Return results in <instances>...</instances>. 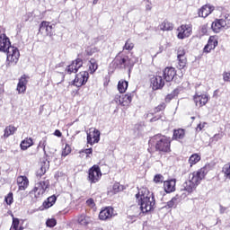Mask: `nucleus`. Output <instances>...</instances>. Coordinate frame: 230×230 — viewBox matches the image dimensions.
I'll return each instance as SVG.
<instances>
[{
    "label": "nucleus",
    "mask_w": 230,
    "mask_h": 230,
    "mask_svg": "<svg viewBox=\"0 0 230 230\" xmlns=\"http://www.w3.org/2000/svg\"><path fill=\"white\" fill-rule=\"evenodd\" d=\"M160 30H162L163 31H172V30H173V23L168 21H164L160 25Z\"/></svg>",
    "instance_id": "nucleus-30"
},
{
    "label": "nucleus",
    "mask_w": 230,
    "mask_h": 230,
    "mask_svg": "<svg viewBox=\"0 0 230 230\" xmlns=\"http://www.w3.org/2000/svg\"><path fill=\"white\" fill-rule=\"evenodd\" d=\"M164 109H166V104H164V103L159 104L157 107H155L154 109V111H151L146 114V118H152V116H154V114H157V112H161V111H164Z\"/></svg>",
    "instance_id": "nucleus-29"
},
{
    "label": "nucleus",
    "mask_w": 230,
    "mask_h": 230,
    "mask_svg": "<svg viewBox=\"0 0 230 230\" xmlns=\"http://www.w3.org/2000/svg\"><path fill=\"white\" fill-rule=\"evenodd\" d=\"M54 135L57 136V137H62V132H60V130L57 129L55 132H54Z\"/></svg>",
    "instance_id": "nucleus-53"
},
{
    "label": "nucleus",
    "mask_w": 230,
    "mask_h": 230,
    "mask_svg": "<svg viewBox=\"0 0 230 230\" xmlns=\"http://www.w3.org/2000/svg\"><path fill=\"white\" fill-rule=\"evenodd\" d=\"M191 33H193V27L191 24H181L177 28V39L180 40H184V39L191 37Z\"/></svg>",
    "instance_id": "nucleus-7"
},
{
    "label": "nucleus",
    "mask_w": 230,
    "mask_h": 230,
    "mask_svg": "<svg viewBox=\"0 0 230 230\" xmlns=\"http://www.w3.org/2000/svg\"><path fill=\"white\" fill-rule=\"evenodd\" d=\"M114 217V208L112 207H108L102 209L99 214L100 220H109Z\"/></svg>",
    "instance_id": "nucleus-18"
},
{
    "label": "nucleus",
    "mask_w": 230,
    "mask_h": 230,
    "mask_svg": "<svg viewBox=\"0 0 230 230\" xmlns=\"http://www.w3.org/2000/svg\"><path fill=\"white\" fill-rule=\"evenodd\" d=\"M218 46V40L215 36H210L208 44L204 48L205 53H210L211 49H215Z\"/></svg>",
    "instance_id": "nucleus-20"
},
{
    "label": "nucleus",
    "mask_w": 230,
    "mask_h": 230,
    "mask_svg": "<svg viewBox=\"0 0 230 230\" xmlns=\"http://www.w3.org/2000/svg\"><path fill=\"white\" fill-rule=\"evenodd\" d=\"M4 202L7 206H12L13 204V193L9 192L4 198Z\"/></svg>",
    "instance_id": "nucleus-37"
},
{
    "label": "nucleus",
    "mask_w": 230,
    "mask_h": 230,
    "mask_svg": "<svg viewBox=\"0 0 230 230\" xmlns=\"http://www.w3.org/2000/svg\"><path fill=\"white\" fill-rule=\"evenodd\" d=\"M176 181L174 179L164 181V190L166 193H173L175 191Z\"/></svg>",
    "instance_id": "nucleus-23"
},
{
    "label": "nucleus",
    "mask_w": 230,
    "mask_h": 230,
    "mask_svg": "<svg viewBox=\"0 0 230 230\" xmlns=\"http://www.w3.org/2000/svg\"><path fill=\"white\" fill-rule=\"evenodd\" d=\"M222 173L226 179H230V164H226L223 166Z\"/></svg>",
    "instance_id": "nucleus-35"
},
{
    "label": "nucleus",
    "mask_w": 230,
    "mask_h": 230,
    "mask_svg": "<svg viewBox=\"0 0 230 230\" xmlns=\"http://www.w3.org/2000/svg\"><path fill=\"white\" fill-rule=\"evenodd\" d=\"M208 171L206 167H203L192 173L189 174V179L183 183V190L188 191V193H192V191L200 184L201 181L206 177Z\"/></svg>",
    "instance_id": "nucleus-3"
},
{
    "label": "nucleus",
    "mask_w": 230,
    "mask_h": 230,
    "mask_svg": "<svg viewBox=\"0 0 230 230\" xmlns=\"http://www.w3.org/2000/svg\"><path fill=\"white\" fill-rule=\"evenodd\" d=\"M28 84V80H26V75H22L19 79V83L17 84V91L21 94L22 93L26 92V84Z\"/></svg>",
    "instance_id": "nucleus-25"
},
{
    "label": "nucleus",
    "mask_w": 230,
    "mask_h": 230,
    "mask_svg": "<svg viewBox=\"0 0 230 230\" xmlns=\"http://www.w3.org/2000/svg\"><path fill=\"white\" fill-rule=\"evenodd\" d=\"M49 181H41L35 184L34 189L31 191V195H34L36 199H40L44 193H46V189L49 188Z\"/></svg>",
    "instance_id": "nucleus-6"
},
{
    "label": "nucleus",
    "mask_w": 230,
    "mask_h": 230,
    "mask_svg": "<svg viewBox=\"0 0 230 230\" xmlns=\"http://www.w3.org/2000/svg\"><path fill=\"white\" fill-rule=\"evenodd\" d=\"M71 154V146H69V145H66L63 151H62V157H67V155H69Z\"/></svg>",
    "instance_id": "nucleus-41"
},
{
    "label": "nucleus",
    "mask_w": 230,
    "mask_h": 230,
    "mask_svg": "<svg viewBox=\"0 0 230 230\" xmlns=\"http://www.w3.org/2000/svg\"><path fill=\"white\" fill-rule=\"evenodd\" d=\"M80 154H84L86 155V157H91V155H93V148H86V149H83L82 151H80Z\"/></svg>",
    "instance_id": "nucleus-43"
},
{
    "label": "nucleus",
    "mask_w": 230,
    "mask_h": 230,
    "mask_svg": "<svg viewBox=\"0 0 230 230\" xmlns=\"http://www.w3.org/2000/svg\"><path fill=\"white\" fill-rule=\"evenodd\" d=\"M115 62L120 68L130 67L134 66V63L130 62L128 57L127 56L116 58Z\"/></svg>",
    "instance_id": "nucleus-17"
},
{
    "label": "nucleus",
    "mask_w": 230,
    "mask_h": 230,
    "mask_svg": "<svg viewBox=\"0 0 230 230\" xmlns=\"http://www.w3.org/2000/svg\"><path fill=\"white\" fill-rule=\"evenodd\" d=\"M177 58H178V67L179 69H184L186 67V64L188 59H186V50L184 48L180 47L177 51Z\"/></svg>",
    "instance_id": "nucleus-13"
},
{
    "label": "nucleus",
    "mask_w": 230,
    "mask_h": 230,
    "mask_svg": "<svg viewBox=\"0 0 230 230\" xmlns=\"http://www.w3.org/2000/svg\"><path fill=\"white\" fill-rule=\"evenodd\" d=\"M123 49H126V51H132V49H134V43L130 40H128L123 47Z\"/></svg>",
    "instance_id": "nucleus-40"
},
{
    "label": "nucleus",
    "mask_w": 230,
    "mask_h": 230,
    "mask_svg": "<svg viewBox=\"0 0 230 230\" xmlns=\"http://www.w3.org/2000/svg\"><path fill=\"white\" fill-rule=\"evenodd\" d=\"M113 191L115 193H118V191H121V186L119 185V182L114 183V185H113Z\"/></svg>",
    "instance_id": "nucleus-49"
},
{
    "label": "nucleus",
    "mask_w": 230,
    "mask_h": 230,
    "mask_svg": "<svg viewBox=\"0 0 230 230\" xmlns=\"http://www.w3.org/2000/svg\"><path fill=\"white\" fill-rule=\"evenodd\" d=\"M32 145H33V139L25 138L21 143V148H22V150H28V148H30V146H32Z\"/></svg>",
    "instance_id": "nucleus-31"
},
{
    "label": "nucleus",
    "mask_w": 230,
    "mask_h": 230,
    "mask_svg": "<svg viewBox=\"0 0 230 230\" xmlns=\"http://www.w3.org/2000/svg\"><path fill=\"white\" fill-rule=\"evenodd\" d=\"M46 145H47V138L44 137L42 140L40 142L38 147L42 148L44 151L46 150Z\"/></svg>",
    "instance_id": "nucleus-45"
},
{
    "label": "nucleus",
    "mask_w": 230,
    "mask_h": 230,
    "mask_svg": "<svg viewBox=\"0 0 230 230\" xmlns=\"http://www.w3.org/2000/svg\"><path fill=\"white\" fill-rule=\"evenodd\" d=\"M98 51H100L98 49V48L96 47H92V48H88L86 50H85V54L88 56V57H93V55L98 53Z\"/></svg>",
    "instance_id": "nucleus-38"
},
{
    "label": "nucleus",
    "mask_w": 230,
    "mask_h": 230,
    "mask_svg": "<svg viewBox=\"0 0 230 230\" xmlns=\"http://www.w3.org/2000/svg\"><path fill=\"white\" fill-rule=\"evenodd\" d=\"M175 75H177V71L173 67H166L164 70V78L165 82H172L173 78H175Z\"/></svg>",
    "instance_id": "nucleus-22"
},
{
    "label": "nucleus",
    "mask_w": 230,
    "mask_h": 230,
    "mask_svg": "<svg viewBox=\"0 0 230 230\" xmlns=\"http://www.w3.org/2000/svg\"><path fill=\"white\" fill-rule=\"evenodd\" d=\"M89 72L91 75H94L98 69V62L94 58H91L88 63Z\"/></svg>",
    "instance_id": "nucleus-27"
},
{
    "label": "nucleus",
    "mask_w": 230,
    "mask_h": 230,
    "mask_svg": "<svg viewBox=\"0 0 230 230\" xmlns=\"http://www.w3.org/2000/svg\"><path fill=\"white\" fill-rule=\"evenodd\" d=\"M86 204H87V206H90V208H94V199H89L86 201Z\"/></svg>",
    "instance_id": "nucleus-51"
},
{
    "label": "nucleus",
    "mask_w": 230,
    "mask_h": 230,
    "mask_svg": "<svg viewBox=\"0 0 230 230\" xmlns=\"http://www.w3.org/2000/svg\"><path fill=\"white\" fill-rule=\"evenodd\" d=\"M155 139L156 140V150H159V152H170V145L172 143L170 137L158 135L155 137Z\"/></svg>",
    "instance_id": "nucleus-5"
},
{
    "label": "nucleus",
    "mask_w": 230,
    "mask_h": 230,
    "mask_svg": "<svg viewBox=\"0 0 230 230\" xmlns=\"http://www.w3.org/2000/svg\"><path fill=\"white\" fill-rule=\"evenodd\" d=\"M212 31L214 33H220L224 30H229L230 28V14H225L220 19H216L211 24Z\"/></svg>",
    "instance_id": "nucleus-4"
},
{
    "label": "nucleus",
    "mask_w": 230,
    "mask_h": 230,
    "mask_svg": "<svg viewBox=\"0 0 230 230\" xmlns=\"http://www.w3.org/2000/svg\"><path fill=\"white\" fill-rule=\"evenodd\" d=\"M16 130H17V128L13 126H8L4 129V137H10V136H13V134H15Z\"/></svg>",
    "instance_id": "nucleus-32"
},
{
    "label": "nucleus",
    "mask_w": 230,
    "mask_h": 230,
    "mask_svg": "<svg viewBox=\"0 0 230 230\" xmlns=\"http://www.w3.org/2000/svg\"><path fill=\"white\" fill-rule=\"evenodd\" d=\"M206 125H208V123L200 122L196 128L197 132H200V130L206 128Z\"/></svg>",
    "instance_id": "nucleus-47"
},
{
    "label": "nucleus",
    "mask_w": 230,
    "mask_h": 230,
    "mask_svg": "<svg viewBox=\"0 0 230 230\" xmlns=\"http://www.w3.org/2000/svg\"><path fill=\"white\" fill-rule=\"evenodd\" d=\"M10 230H22V227L19 228V218L13 217V224Z\"/></svg>",
    "instance_id": "nucleus-39"
},
{
    "label": "nucleus",
    "mask_w": 230,
    "mask_h": 230,
    "mask_svg": "<svg viewBox=\"0 0 230 230\" xmlns=\"http://www.w3.org/2000/svg\"><path fill=\"white\" fill-rule=\"evenodd\" d=\"M146 10H152V5H151L150 4H147L146 5Z\"/></svg>",
    "instance_id": "nucleus-55"
},
{
    "label": "nucleus",
    "mask_w": 230,
    "mask_h": 230,
    "mask_svg": "<svg viewBox=\"0 0 230 230\" xmlns=\"http://www.w3.org/2000/svg\"><path fill=\"white\" fill-rule=\"evenodd\" d=\"M215 10V7L210 4H205L199 10V16L206 19L208 15H210L212 12Z\"/></svg>",
    "instance_id": "nucleus-21"
},
{
    "label": "nucleus",
    "mask_w": 230,
    "mask_h": 230,
    "mask_svg": "<svg viewBox=\"0 0 230 230\" xmlns=\"http://www.w3.org/2000/svg\"><path fill=\"white\" fill-rule=\"evenodd\" d=\"M55 202H57V197L56 196H50L47 199V201H45L43 203V206L46 208H51V206H53V204H55Z\"/></svg>",
    "instance_id": "nucleus-33"
},
{
    "label": "nucleus",
    "mask_w": 230,
    "mask_h": 230,
    "mask_svg": "<svg viewBox=\"0 0 230 230\" xmlns=\"http://www.w3.org/2000/svg\"><path fill=\"white\" fill-rule=\"evenodd\" d=\"M200 161V155L199 154H193L189 159V164L190 166H193V164H197Z\"/></svg>",
    "instance_id": "nucleus-34"
},
{
    "label": "nucleus",
    "mask_w": 230,
    "mask_h": 230,
    "mask_svg": "<svg viewBox=\"0 0 230 230\" xmlns=\"http://www.w3.org/2000/svg\"><path fill=\"white\" fill-rule=\"evenodd\" d=\"M100 179H102V170H100V166L93 165L88 171V181L92 184H96Z\"/></svg>",
    "instance_id": "nucleus-8"
},
{
    "label": "nucleus",
    "mask_w": 230,
    "mask_h": 230,
    "mask_svg": "<svg viewBox=\"0 0 230 230\" xmlns=\"http://www.w3.org/2000/svg\"><path fill=\"white\" fill-rule=\"evenodd\" d=\"M16 182H17L18 190L20 191H24V190H26V188L30 186V181L26 176H18Z\"/></svg>",
    "instance_id": "nucleus-19"
},
{
    "label": "nucleus",
    "mask_w": 230,
    "mask_h": 230,
    "mask_svg": "<svg viewBox=\"0 0 230 230\" xmlns=\"http://www.w3.org/2000/svg\"><path fill=\"white\" fill-rule=\"evenodd\" d=\"M137 199H138V206L142 213H149L153 211L155 208V198L154 197V192H150L148 189L142 188L137 194H136Z\"/></svg>",
    "instance_id": "nucleus-2"
},
{
    "label": "nucleus",
    "mask_w": 230,
    "mask_h": 230,
    "mask_svg": "<svg viewBox=\"0 0 230 230\" xmlns=\"http://www.w3.org/2000/svg\"><path fill=\"white\" fill-rule=\"evenodd\" d=\"M175 198H172V200H170L168 203H167V206L168 208H173V206H175Z\"/></svg>",
    "instance_id": "nucleus-52"
},
{
    "label": "nucleus",
    "mask_w": 230,
    "mask_h": 230,
    "mask_svg": "<svg viewBox=\"0 0 230 230\" xmlns=\"http://www.w3.org/2000/svg\"><path fill=\"white\" fill-rule=\"evenodd\" d=\"M223 80H224V82H230V73L229 72L223 73Z\"/></svg>",
    "instance_id": "nucleus-48"
},
{
    "label": "nucleus",
    "mask_w": 230,
    "mask_h": 230,
    "mask_svg": "<svg viewBox=\"0 0 230 230\" xmlns=\"http://www.w3.org/2000/svg\"><path fill=\"white\" fill-rule=\"evenodd\" d=\"M100 130L91 128L87 132V144L93 146L95 143H100Z\"/></svg>",
    "instance_id": "nucleus-11"
},
{
    "label": "nucleus",
    "mask_w": 230,
    "mask_h": 230,
    "mask_svg": "<svg viewBox=\"0 0 230 230\" xmlns=\"http://www.w3.org/2000/svg\"><path fill=\"white\" fill-rule=\"evenodd\" d=\"M98 4V0H93V4Z\"/></svg>",
    "instance_id": "nucleus-56"
},
{
    "label": "nucleus",
    "mask_w": 230,
    "mask_h": 230,
    "mask_svg": "<svg viewBox=\"0 0 230 230\" xmlns=\"http://www.w3.org/2000/svg\"><path fill=\"white\" fill-rule=\"evenodd\" d=\"M0 51L6 53L7 66H15L19 62V57H21L19 49L12 46L10 39L6 37V34H0Z\"/></svg>",
    "instance_id": "nucleus-1"
},
{
    "label": "nucleus",
    "mask_w": 230,
    "mask_h": 230,
    "mask_svg": "<svg viewBox=\"0 0 230 230\" xmlns=\"http://www.w3.org/2000/svg\"><path fill=\"white\" fill-rule=\"evenodd\" d=\"M46 224H47L48 227H55L57 226V220L49 219V220H47Z\"/></svg>",
    "instance_id": "nucleus-46"
},
{
    "label": "nucleus",
    "mask_w": 230,
    "mask_h": 230,
    "mask_svg": "<svg viewBox=\"0 0 230 230\" xmlns=\"http://www.w3.org/2000/svg\"><path fill=\"white\" fill-rule=\"evenodd\" d=\"M40 33L41 35H45L46 37H51V33L53 31V25H49V22H42L40 25Z\"/></svg>",
    "instance_id": "nucleus-15"
},
{
    "label": "nucleus",
    "mask_w": 230,
    "mask_h": 230,
    "mask_svg": "<svg viewBox=\"0 0 230 230\" xmlns=\"http://www.w3.org/2000/svg\"><path fill=\"white\" fill-rule=\"evenodd\" d=\"M186 131L183 128H178L173 130L172 139L179 140L184 139Z\"/></svg>",
    "instance_id": "nucleus-26"
},
{
    "label": "nucleus",
    "mask_w": 230,
    "mask_h": 230,
    "mask_svg": "<svg viewBox=\"0 0 230 230\" xmlns=\"http://www.w3.org/2000/svg\"><path fill=\"white\" fill-rule=\"evenodd\" d=\"M113 102L117 105H121V107H128L132 103V93H127L125 95H115Z\"/></svg>",
    "instance_id": "nucleus-10"
},
{
    "label": "nucleus",
    "mask_w": 230,
    "mask_h": 230,
    "mask_svg": "<svg viewBox=\"0 0 230 230\" xmlns=\"http://www.w3.org/2000/svg\"><path fill=\"white\" fill-rule=\"evenodd\" d=\"M87 80H89V72L82 71L75 75L74 85H75V87H82V85L87 84Z\"/></svg>",
    "instance_id": "nucleus-12"
},
{
    "label": "nucleus",
    "mask_w": 230,
    "mask_h": 230,
    "mask_svg": "<svg viewBox=\"0 0 230 230\" xmlns=\"http://www.w3.org/2000/svg\"><path fill=\"white\" fill-rule=\"evenodd\" d=\"M192 119H195V117H192Z\"/></svg>",
    "instance_id": "nucleus-57"
},
{
    "label": "nucleus",
    "mask_w": 230,
    "mask_h": 230,
    "mask_svg": "<svg viewBox=\"0 0 230 230\" xmlns=\"http://www.w3.org/2000/svg\"><path fill=\"white\" fill-rule=\"evenodd\" d=\"M193 102L196 107H204L209 102V95L208 93H200V92H196L193 96Z\"/></svg>",
    "instance_id": "nucleus-9"
},
{
    "label": "nucleus",
    "mask_w": 230,
    "mask_h": 230,
    "mask_svg": "<svg viewBox=\"0 0 230 230\" xmlns=\"http://www.w3.org/2000/svg\"><path fill=\"white\" fill-rule=\"evenodd\" d=\"M127 89H128V82L125 80L119 81L118 84V91L123 94V93H126Z\"/></svg>",
    "instance_id": "nucleus-28"
},
{
    "label": "nucleus",
    "mask_w": 230,
    "mask_h": 230,
    "mask_svg": "<svg viewBox=\"0 0 230 230\" xmlns=\"http://www.w3.org/2000/svg\"><path fill=\"white\" fill-rule=\"evenodd\" d=\"M179 93H181V90L179 88L174 89L170 94L166 96V100L170 102V100H173L175 96H179Z\"/></svg>",
    "instance_id": "nucleus-36"
},
{
    "label": "nucleus",
    "mask_w": 230,
    "mask_h": 230,
    "mask_svg": "<svg viewBox=\"0 0 230 230\" xmlns=\"http://www.w3.org/2000/svg\"><path fill=\"white\" fill-rule=\"evenodd\" d=\"M151 85L154 91H157V89H163L164 87V80L161 75H155L151 78Z\"/></svg>",
    "instance_id": "nucleus-16"
},
{
    "label": "nucleus",
    "mask_w": 230,
    "mask_h": 230,
    "mask_svg": "<svg viewBox=\"0 0 230 230\" xmlns=\"http://www.w3.org/2000/svg\"><path fill=\"white\" fill-rule=\"evenodd\" d=\"M220 213H221V215H223V213H226V208H224V207H220Z\"/></svg>",
    "instance_id": "nucleus-54"
},
{
    "label": "nucleus",
    "mask_w": 230,
    "mask_h": 230,
    "mask_svg": "<svg viewBox=\"0 0 230 230\" xmlns=\"http://www.w3.org/2000/svg\"><path fill=\"white\" fill-rule=\"evenodd\" d=\"M164 181V177L161 174H156L154 177V182H155V184H161Z\"/></svg>",
    "instance_id": "nucleus-42"
},
{
    "label": "nucleus",
    "mask_w": 230,
    "mask_h": 230,
    "mask_svg": "<svg viewBox=\"0 0 230 230\" xmlns=\"http://www.w3.org/2000/svg\"><path fill=\"white\" fill-rule=\"evenodd\" d=\"M82 66H84V61L81 58H76L71 65L66 66V71L68 75H71V73H77Z\"/></svg>",
    "instance_id": "nucleus-14"
},
{
    "label": "nucleus",
    "mask_w": 230,
    "mask_h": 230,
    "mask_svg": "<svg viewBox=\"0 0 230 230\" xmlns=\"http://www.w3.org/2000/svg\"><path fill=\"white\" fill-rule=\"evenodd\" d=\"M77 222L80 226H89L93 222V217L85 214H81L77 217Z\"/></svg>",
    "instance_id": "nucleus-24"
},
{
    "label": "nucleus",
    "mask_w": 230,
    "mask_h": 230,
    "mask_svg": "<svg viewBox=\"0 0 230 230\" xmlns=\"http://www.w3.org/2000/svg\"><path fill=\"white\" fill-rule=\"evenodd\" d=\"M159 119H163V115H161V114L156 115V116L151 118L150 121H151V123H154L155 121H157Z\"/></svg>",
    "instance_id": "nucleus-50"
},
{
    "label": "nucleus",
    "mask_w": 230,
    "mask_h": 230,
    "mask_svg": "<svg viewBox=\"0 0 230 230\" xmlns=\"http://www.w3.org/2000/svg\"><path fill=\"white\" fill-rule=\"evenodd\" d=\"M46 170H47L46 165L42 164L40 166V169L38 170V172H37V176L38 177H42V175H44V173H46Z\"/></svg>",
    "instance_id": "nucleus-44"
}]
</instances>
